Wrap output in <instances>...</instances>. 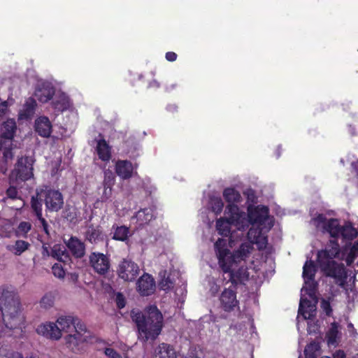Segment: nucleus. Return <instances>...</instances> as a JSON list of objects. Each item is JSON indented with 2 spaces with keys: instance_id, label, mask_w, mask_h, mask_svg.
Masks as SVG:
<instances>
[{
  "instance_id": "obj_45",
  "label": "nucleus",
  "mask_w": 358,
  "mask_h": 358,
  "mask_svg": "<svg viewBox=\"0 0 358 358\" xmlns=\"http://www.w3.org/2000/svg\"><path fill=\"white\" fill-rule=\"evenodd\" d=\"M104 353L109 358H122L121 355L113 348H106Z\"/></svg>"
},
{
  "instance_id": "obj_30",
  "label": "nucleus",
  "mask_w": 358,
  "mask_h": 358,
  "mask_svg": "<svg viewBox=\"0 0 358 358\" xmlns=\"http://www.w3.org/2000/svg\"><path fill=\"white\" fill-rule=\"evenodd\" d=\"M315 272L316 268L314 262L311 260L306 261L303 268V277L306 284L308 280L313 282Z\"/></svg>"
},
{
  "instance_id": "obj_19",
  "label": "nucleus",
  "mask_w": 358,
  "mask_h": 358,
  "mask_svg": "<svg viewBox=\"0 0 358 358\" xmlns=\"http://www.w3.org/2000/svg\"><path fill=\"white\" fill-rule=\"evenodd\" d=\"M55 97L52 102V106L55 109L59 111H64L69 109L72 103L66 94L62 92H55Z\"/></svg>"
},
{
  "instance_id": "obj_49",
  "label": "nucleus",
  "mask_w": 358,
  "mask_h": 358,
  "mask_svg": "<svg viewBox=\"0 0 358 358\" xmlns=\"http://www.w3.org/2000/svg\"><path fill=\"white\" fill-rule=\"evenodd\" d=\"M112 187H108V186H104L103 194L101 196V199L103 201L107 200L111 195Z\"/></svg>"
},
{
  "instance_id": "obj_36",
  "label": "nucleus",
  "mask_w": 358,
  "mask_h": 358,
  "mask_svg": "<svg viewBox=\"0 0 358 358\" xmlns=\"http://www.w3.org/2000/svg\"><path fill=\"white\" fill-rule=\"evenodd\" d=\"M0 358H23V355L11 350L10 346L3 345L0 348Z\"/></svg>"
},
{
  "instance_id": "obj_28",
  "label": "nucleus",
  "mask_w": 358,
  "mask_h": 358,
  "mask_svg": "<svg viewBox=\"0 0 358 358\" xmlns=\"http://www.w3.org/2000/svg\"><path fill=\"white\" fill-rule=\"evenodd\" d=\"M152 214L149 209H143L136 213V215L132 217L131 222L136 221L139 226L147 224L152 219Z\"/></svg>"
},
{
  "instance_id": "obj_47",
  "label": "nucleus",
  "mask_w": 358,
  "mask_h": 358,
  "mask_svg": "<svg viewBox=\"0 0 358 358\" xmlns=\"http://www.w3.org/2000/svg\"><path fill=\"white\" fill-rule=\"evenodd\" d=\"M117 306L119 308H123L125 306V299L121 293H117L115 298Z\"/></svg>"
},
{
  "instance_id": "obj_20",
  "label": "nucleus",
  "mask_w": 358,
  "mask_h": 358,
  "mask_svg": "<svg viewBox=\"0 0 358 358\" xmlns=\"http://www.w3.org/2000/svg\"><path fill=\"white\" fill-rule=\"evenodd\" d=\"M134 169L133 164L128 160H117L115 163V172L123 180L132 176Z\"/></svg>"
},
{
  "instance_id": "obj_32",
  "label": "nucleus",
  "mask_w": 358,
  "mask_h": 358,
  "mask_svg": "<svg viewBox=\"0 0 358 358\" xmlns=\"http://www.w3.org/2000/svg\"><path fill=\"white\" fill-rule=\"evenodd\" d=\"M158 358H176V353L169 345L162 343L159 346Z\"/></svg>"
},
{
  "instance_id": "obj_1",
  "label": "nucleus",
  "mask_w": 358,
  "mask_h": 358,
  "mask_svg": "<svg viewBox=\"0 0 358 358\" xmlns=\"http://www.w3.org/2000/svg\"><path fill=\"white\" fill-rule=\"evenodd\" d=\"M0 310L5 329L0 331L1 336H20L25 327V317L17 294L11 287L2 289L0 295Z\"/></svg>"
},
{
  "instance_id": "obj_10",
  "label": "nucleus",
  "mask_w": 358,
  "mask_h": 358,
  "mask_svg": "<svg viewBox=\"0 0 358 358\" xmlns=\"http://www.w3.org/2000/svg\"><path fill=\"white\" fill-rule=\"evenodd\" d=\"M55 90L51 83L46 80H38L34 91V96L41 103H47L52 99Z\"/></svg>"
},
{
  "instance_id": "obj_25",
  "label": "nucleus",
  "mask_w": 358,
  "mask_h": 358,
  "mask_svg": "<svg viewBox=\"0 0 358 358\" xmlns=\"http://www.w3.org/2000/svg\"><path fill=\"white\" fill-rule=\"evenodd\" d=\"M36 107V101L33 98H29L23 105L22 109L19 113L20 119L30 118L35 113Z\"/></svg>"
},
{
  "instance_id": "obj_54",
  "label": "nucleus",
  "mask_w": 358,
  "mask_h": 358,
  "mask_svg": "<svg viewBox=\"0 0 358 358\" xmlns=\"http://www.w3.org/2000/svg\"><path fill=\"white\" fill-rule=\"evenodd\" d=\"M159 317H162V314L158 310V319L159 318ZM162 327V325L160 324V322L158 320V327H157V329H158V335L160 333V331H161V329Z\"/></svg>"
},
{
  "instance_id": "obj_37",
  "label": "nucleus",
  "mask_w": 358,
  "mask_h": 358,
  "mask_svg": "<svg viewBox=\"0 0 358 358\" xmlns=\"http://www.w3.org/2000/svg\"><path fill=\"white\" fill-rule=\"evenodd\" d=\"M101 236V231L99 227H88L86 231V238L91 243H95Z\"/></svg>"
},
{
  "instance_id": "obj_38",
  "label": "nucleus",
  "mask_w": 358,
  "mask_h": 358,
  "mask_svg": "<svg viewBox=\"0 0 358 358\" xmlns=\"http://www.w3.org/2000/svg\"><path fill=\"white\" fill-rule=\"evenodd\" d=\"M319 348V345L316 343H311L308 345L304 350L306 358H317V352Z\"/></svg>"
},
{
  "instance_id": "obj_51",
  "label": "nucleus",
  "mask_w": 358,
  "mask_h": 358,
  "mask_svg": "<svg viewBox=\"0 0 358 358\" xmlns=\"http://www.w3.org/2000/svg\"><path fill=\"white\" fill-rule=\"evenodd\" d=\"M177 55L173 52H169L166 54V59L169 62H174L176 60Z\"/></svg>"
},
{
  "instance_id": "obj_29",
  "label": "nucleus",
  "mask_w": 358,
  "mask_h": 358,
  "mask_svg": "<svg viewBox=\"0 0 358 358\" xmlns=\"http://www.w3.org/2000/svg\"><path fill=\"white\" fill-rule=\"evenodd\" d=\"M113 229L114 230L113 238L115 240L126 241L131 236L129 228L126 226H113Z\"/></svg>"
},
{
  "instance_id": "obj_14",
  "label": "nucleus",
  "mask_w": 358,
  "mask_h": 358,
  "mask_svg": "<svg viewBox=\"0 0 358 358\" xmlns=\"http://www.w3.org/2000/svg\"><path fill=\"white\" fill-rule=\"evenodd\" d=\"M90 262L94 270L99 274H105L109 270V259L102 253L92 252L90 255Z\"/></svg>"
},
{
  "instance_id": "obj_16",
  "label": "nucleus",
  "mask_w": 358,
  "mask_h": 358,
  "mask_svg": "<svg viewBox=\"0 0 358 358\" xmlns=\"http://www.w3.org/2000/svg\"><path fill=\"white\" fill-rule=\"evenodd\" d=\"M154 278L149 274L143 275L137 282L138 291L141 295L148 296L155 291Z\"/></svg>"
},
{
  "instance_id": "obj_57",
  "label": "nucleus",
  "mask_w": 358,
  "mask_h": 358,
  "mask_svg": "<svg viewBox=\"0 0 358 358\" xmlns=\"http://www.w3.org/2000/svg\"><path fill=\"white\" fill-rule=\"evenodd\" d=\"M26 358H34L32 356H30V357H26Z\"/></svg>"
},
{
  "instance_id": "obj_9",
  "label": "nucleus",
  "mask_w": 358,
  "mask_h": 358,
  "mask_svg": "<svg viewBox=\"0 0 358 358\" xmlns=\"http://www.w3.org/2000/svg\"><path fill=\"white\" fill-rule=\"evenodd\" d=\"M40 199H44L46 209L50 211H58L63 206V196L58 190L51 189L38 191Z\"/></svg>"
},
{
  "instance_id": "obj_48",
  "label": "nucleus",
  "mask_w": 358,
  "mask_h": 358,
  "mask_svg": "<svg viewBox=\"0 0 358 358\" xmlns=\"http://www.w3.org/2000/svg\"><path fill=\"white\" fill-rule=\"evenodd\" d=\"M8 103L7 101H3L0 98V117L4 115L7 111Z\"/></svg>"
},
{
  "instance_id": "obj_52",
  "label": "nucleus",
  "mask_w": 358,
  "mask_h": 358,
  "mask_svg": "<svg viewBox=\"0 0 358 358\" xmlns=\"http://www.w3.org/2000/svg\"><path fill=\"white\" fill-rule=\"evenodd\" d=\"M262 213H264V215L262 216H261L259 218L256 219L255 220V222H256V223L257 222L261 223L262 222H263L265 220V218H266V217L267 215V213H268L267 208H266V207L262 208Z\"/></svg>"
},
{
  "instance_id": "obj_13",
  "label": "nucleus",
  "mask_w": 358,
  "mask_h": 358,
  "mask_svg": "<svg viewBox=\"0 0 358 358\" xmlns=\"http://www.w3.org/2000/svg\"><path fill=\"white\" fill-rule=\"evenodd\" d=\"M220 307L225 312H231L238 306V301L236 299V293L234 290L224 289L220 296Z\"/></svg>"
},
{
  "instance_id": "obj_22",
  "label": "nucleus",
  "mask_w": 358,
  "mask_h": 358,
  "mask_svg": "<svg viewBox=\"0 0 358 358\" xmlns=\"http://www.w3.org/2000/svg\"><path fill=\"white\" fill-rule=\"evenodd\" d=\"M315 304L312 303V302L308 299H301L299 308V313L301 314L305 320L311 319L315 316Z\"/></svg>"
},
{
  "instance_id": "obj_35",
  "label": "nucleus",
  "mask_w": 358,
  "mask_h": 358,
  "mask_svg": "<svg viewBox=\"0 0 358 358\" xmlns=\"http://www.w3.org/2000/svg\"><path fill=\"white\" fill-rule=\"evenodd\" d=\"M50 256L59 262H65L68 255L59 245H55L50 252Z\"/></svg>"
},
{
  "instance_id": "obj_17",
  "label": "nucleus",
  "mask_w": 358,
  "mask_h": 358,
  "mask_svg": "<svg viewBox=\"0 0 358 358\" xmlns=\"http://www.w3.org/2000/svg\"><path fill=\"white\" fill-rule=\"evenodd\" d=\"M249 243L256 244L259 250L264 249L267 245V237L262 233L259 227L252 226L248 232Z\"/></svg>"
},
{
  "instance_id": "obj_50",
  "label": "nucleus",
  "mask_w": 358,
  "mask_h": 358,
  "mask_svg": "<svg viewBox=\"0 0 358 358\" xmlns=\"http://www.w3.org/2000/svg\"><path fill=\"white\" fill-rule=\"evenodd\" d=\"M321 306L327 315L330 314L331 310L330 308V304L328 301L322 300L321 302Z\"/></svg>"
},
{
  "instance_id": "obj_42",
  "label": "nucleus",
  "mask_w": 358,
  "mask_h": 358,
  "mask_svg": "<svg viewBox=\"0 0 358 358\" xmlns=\"http://www.w3.org/2000/svg\"><path fill=\"white\" fill-rule=\"evenodd\" d=\"M53 275L58 278H64L65 276V271L61 264H55L52 267Z\"/></svg>"
},
{
  "instance_id": "obj_40",
  "label": "nucleus",
  "mask_w": 358,
  "mask_h": 358,
  "mask_svg": "<svg viewBox=\"0 0 358 358\" xmlns=\"http://www.w3.org/2000/svg\"><path fill=\"white\" fill-rule=\"evenodd\" d=\"M54 304V296L48 293L45 294L40 301V306L41 308L48 309Z\"/></svg>"
},
{
  "instance_id": "obj_3",
  "label": "nucleus",
  "mask_w": 358,
  "mask_h": 358,
  "mask_svg": "<svg viewBox=\"0 0 358 358\" xmlns=\"http://www.w3.org/2000/svg\"><path fill=\"white\" fill-rule=\"evenodd\" d=\"M131 318L136 323L138 338L144 342L154 341L157 338V306L155 305L148 306L144 311L133 310Z\"/></svg>"
},
{
  "instance_id": "obj_6",
  "label": "nucleus",
  "mask_w": 358,
  "mask_h": 358,
  "mask_svg": "<svg viewBox=\"0 0 358 358\" xmlns=\"http://www.w3.org/2000/svg\"><path fill=\"white\" fill-rule=\"evenodd\" d=\"M225 214L227 218H220L216 222V229L222 236H227L230 233V225H235L238 229H242L248 223L246 215L241 212L236 205L228 204Z\"/></svg>"
},
{
  "instance_id": "obj_7",
  "label": "nucleus",
  "mask_w": 358,
  "mask_h": 358,
  "mask_svg": "<svg viewBox=\"0 0 358 358\" xmlns=\"http://www.w3.org/2000/svg\"><path fill=\"white\" fill-rule=\"evenodd\" d=\"M34 159L29 157H22L17 159L15 169L12 171L9 181L10 184L20 185L34 178Z\"/></svg>"
},
{
  "instance_id": "obj_23",
  "label": "nucleus",
  "mask_w": 358,
  "mask_h": 358,
  "mask_svg": "<svg viewBox=\"0 0 358 358\" xmlns=\"http://www.w3.org/2000/svg\"><path fill=\"white\" fill-rule=\"evenodd\" d=\"M230 281L233 284L243 283L249 279V273L246 266H241L238 270L232 269L230 272Z\"/></svg>"
},
{
  "instance_id": "obj_21",
  "label": "nucleus",
  "mask_w": 358,
  "mask_h": 358,
  "mask_svg": "<svg viewBox=\"0 0 358 358\" xmlns=\"http://www.w3.org/2000/svg\"><path fill=\"white\" fill-rule=\"evenodd\" d=\"M66 247L71 254L77 257H82L85 253V246L83 242L76 237H71L66 243Z\"/></svg>"
},
{
  "instance_id": "obj_24",
  "label": "nucleus",
  "mask_w": 358,
  "mask_h": 358,
  "mask_svg": "<svg viewBox=\"0 0 358 358\" xmlns=\"http://www.w3.org/2000/svg\"><path fill=\"white\" fill-rule=\"evenodd\" d=\"M39 196L38 194H36V196H32L31 198V208L35 212L37 218L41 222L43 230L45 231V233L48 234V224L45 221V220L42 217V204L41 202Z\"/></svg>"
},
{
  "instance_id": "obj_58",
  "label": "nucleus",
  "mask_w": 358,
  "mask_h": 358,
  "mask_svg": "<svg viewBox=\"0 0 358 358\" xmlns=\"http://www.w3.org/2000/svg\"><path fill=\"white\" fill-rule=\"evenodd\" d=\"M322 358H330V357H327V356H326V357H322Z\"/></svg>"
},
{
  "instance_id": "obj_4",
  "label": "nucleus",
  "mask_w": 358,
  "mask_h": 358,
  "mask_svg": "<svg viewBox=\"0 0 358 358\" xmlns=\"http://www.w3.org/2000/svg\"><path fill=\"white\" fill-rule=\"evenodd\" d=\"M311 223L323 233H328L331 238H341L350 241L357 235V230L350 224L341 226L337 219H327L322 214H318L311 220Z\"/></svg>"
},
{
  "instance_id": "obj_53",
  "label": "nucleus",
  "mask_w": 358,
  "mask_h": 358,
  "mask_svg": "<svg viewBox=\"0 0 358 358\" xmlns=\"http://www.w3.org/2000/svg\"><path fill=\"white\" fill-rule=\"evenodd\" d=\"M334 358H345V354L342 350H338L334 354Z\"/></svg>"
},
{
  "instance_id": "obj_18",
  "label": "nucleus",
  "mask_w": 358,
  "mask_h": 358,
  "mask_svg": "<svg viewBox=\"0 0 358 358\" xmlns=\"http://www.w3.org/2000/svg\"><path fill=\"white\" fill-rule=\"evenodd\" d=\"M36 132L42 137H49L52 133V125L48 117L40 116L34 122Z\"/></svg>"
},
{
  "instance_id": "obj_55",
  "label": "nucleus",
  "mask_w": 358,
  "mask_h": 358,
  "mask_svg": "<svg viewBox=\"0 0 358 358\" xmlns=\"http://www.w3.org/2000/svg\"><path fill=\"white\" fill-rule=\"evenodd\" d=\"M353 167L358 173V161L352 164Z\"/></svg>"
},
{
  "instance_id": "obj_26",
  "label": "nucleus",
  "mask_w": 358,
  "mask_h": 358,
  "mask_svg": "<svg viewBox=\"0 0 358 358\" xmlns=\"http://www.w3.org/2000/svg\"><path fill=\"white\" fill-rule=\"evenodd\" d=\"M252 250L253 246L251 243H243L240 248L234 252V257L238 262L244 261L249 257Z\"/></svg>"
},
{
  "instance_id": "obj_31",
  "label": "nucleus",
  "mask_w": 358,
  "mask_h": 358,
  "mask_svg": "<svg viewBox=\"0 0 358 358\" xmlns=\"http://www.w3.org/2000/svg\"><path fill=\"white\" fill-rule=\"evenodd\" d=\"M223 196L229 204L239 202L241 199L240 193L234 188H226L223 192Z\"/></svg>"
},
{
  "instance_id": "obj_11",
  "label": "nucleus",
  "mask_w": 358,
  "mask_h": 358,
  "mask_svg": "<svg viewBox=\"0 0 358 358\" xmlns=\"http://www.w3.org/2000/svg\"><path fill=\"white\" fill-rule=\"evenodd\" d=\"M36 331L38 335L54 341L60 339L62 336L57 324L52 322L40 324L36 328Z\"/></svg>"
},
{
  "instance_id": "obj_41",
  "label": "nucleus",
  "mask_w": 358,
  "mask_h": 358,
  "mask_svg": "<svg viewBox=\"0 0 358 358\" xmlns=\"http://www.w3.org/2000/svg\"><path fill=\"white\" fill-rule=\"evenodd\" d=\"M104 180L103 185L104 186H108V187H112L115 182V176L113 173L109 170L106 169L104 168Z\"/></svg>"
},
{
  "instance_id": "obj_27",
  "label": "nucleus",
  "mask_w": 358,
  "mask_h": 358,
  "mask_svg": "<svg viewBox=\"0 0 358 358\" xmlns=\"http://www.w3.org/2000/svg\"><path fill=\"white\" fill-rule=\"evenodd\" d=\"M30 244L23 240H17L14 244L8 245L6 249L15 255H20L28 250Z\"/></svg>"
},
{
  "instance_id": "obj_46",
  "label": "nucleus",
  "mask_w": 358,
  "mask_h": 358,
  "mask_svg": "<svg viewBox=\"0 0 358 358\" xmlns=\"http://www.w3.org/2000/svg\"><path fill=\"white\" fill-rule=\"evenodd\" d=\"M145 80L148 82V87H155L156 85V81L155 80V73L153 72H150L145 75Z\"/></svg>"
},
{
  "instance_id": "obj_34",
  "label": "nucleus",
  "mask_w": 358,
  "mask_h": 358,
  "mask_svg": "<svg viewBox=\"0 0 358 358\" xmlns=\"http://www.w3.org/2000/svg\"><path fill=\"white\" fill-rule=\"evenodd\" d=\"M32 224L29 222L23 221L20 222L15 229V234L17 237L27 238V234L31 231Z\"/></svg>"
},
{
  "instance_id": "obj_33",
  "label": "nucleus",
  "mask_w": 358,
  "mask_h": 358,
  "mask_svg": "<svg viewBox=\"0 0 358 358\" xmlns=\"http://www.w3.org/2000/svg\"><path fill=\"white\" fill-rule=\"evenodd\" d=\"M162 280L158 282V291L163 290L165 293H168L173 288V282L170 280L169 275L167 272L164 271L163 274H160Z\"/></svg>"
},
{
  "instance_id": "obj_44",
  "label": "nucleus",
  "mask_w": 358,
  "mask_h": 358,
  "mask_svg": "<svg viewBox=\"0 0 358 358\" xmlns=\"http://www.w3.org/2000/svg\"><path fill=\"white\" fill-rule=\"evenodd\" d=\"M11 184L10 187L6 191V194L9 199H20L18 196V192L15 187Z\"/></svg>"
},
{
  "instance_id": "obj_2",
  "label": "nucleus",
  "mask_w": 358,
  "mask_h": 358,
  "mask_svg": "<svg viewBox=\"0 0 358 358\" xmlns=\"http://www.w3.org/2000/svg\"><path fill=\"white\" fill-rule=\"evenodd\" d=\"M56 324L61 333H70L65 337L66 345L73 352H80L85 344L92 343L94 339L85 324L73 317L61 316L57 318Z\"/></svg>"
},
{
  "instance_id": "obj_15",
  "label": "nucleus",
  "mask_w": 358,
  "mask_h": 358,
  "mask_svg": "<svg viewBox=\"0 0 358 358\" xmlns=\"http://www.w3.org/2000/svg\"><path fill=\"white\" fill-rule=\"evenodd\" d=\"M95 155L101 162L107 164L112 157V148L104 139L96 141Z\"/></svg>"
},
{
  "instance_id": "obj_39",
  "label": "nucleus",
  "mask_w": 358,
  "mask_h": 358,
  "mask_svg": "<svg viewBox=\"0 0 358 358\" xmlns=\"http://www.w3.org/2000/svg\"><path fill=\"white\" fill-rule=\"evenodd\" d=\"M210 206L212 210L216 214L222 212L224 203L220 198L213 197L210 199Z\"/></svg>"
},
{
  "instance_id": "obj_56",
  "label": "nucleus",
  "mask_w": 358,
  "mask_h": 358,
  "mask_svg": "<svg viewBox=\"0 0 358 358\" xmlns=\"http://www.w3.org/2000/svg\"><path fill=\"white\" fill-rule=\"evenodd\" d=\"M20 201L21 203L20 205L19 208H21L24 206V201L22 199H20Z\"/></svg>"
},
{
  "instance_id": "obj_12",
  "label": "nucleus",
  "mask_w": 358,
  "mask_h": 358,
  "mask_svg": "<svg viewBox=\"0 0 358 358\" xmlns=\"http://www.w3.org/2000/svg\"><path fill=\"white\" fill-rule=\"evenodd\" d=\"M138 266L131 261L124 260L119 266V277L125 281H131L134 280L138 275Z\"/></svg>"
},
{
  "instance_id": "obj_43",
  "label": "nucleus",
  "mask_w": 358,
  "mask_h": 358,
  "mask_svg": "<svg viewBox=\"0 0 358 358\" xmlns=\"http://www.w3.org/2000/svg\"><path fill=\"white\" fill-rule=\"evenodd\" d=\"M337 334H338L337 325L334 323V324H332L331 328L330 329L329 332L328 343L329 344L330 343L332 344L335 342Z\"/></svg>"
},
{
  "instance_id": "obj_8",
  "label": "nucleus",
  "mask_w": 358,
  "mask_h": 358,
  "mask_svg": "<svg viewBox=\"0 0 358 358\" xmlns=\"http://www.w3.org/2000/svg\"><path fill=\"white\" fill-rule=\"evenodd\" d=\"M215 250L218 264L224 273H229L232 270L233 265L238 262L234 257L232 254L227 248V241L223 238H219L215 243Z\"/></svg>"
},
{
  "instance_id": "obj_5",
  "label": "nucleus",
  "mask_w": 358,
  "mask_h": 358,
  "mask_svg": "<svg viewBox=\"0 0 358 358\" xmlns=\"http://www.w3.org/2000/svg\"><path fill=\"white\" fill-rule=\"evenodd\" d=\"M16 130L17 124L14 119H8L1 125L0 152L3 157L0 159V178L6 174L7 162L13 157V139Z\"/></svg>"
}]
</instances>
